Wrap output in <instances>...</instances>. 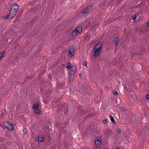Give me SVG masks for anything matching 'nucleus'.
<instances>
[{"instance_id":"obj_1","label":"nucleus","mask_w":149,"mask_h":149,"mask_svg":"<svg viewBox=\"0 0 149 149\" xmlns=\"http://www.w3.org/2000/svg\"><path fill=\"white\" fill-rule=\"evenodd\" d=\"M19 9V7L17 4H13L11 7L9 14L6 16L3 17L4 19L8 18L9 17L10 18L14 17L16 15Z\"/></svg>"},{"instance_id":"obj_2","label":"nucleus","mask_w":149,"mask_h":149,"mask_svg":"<svg viewBox=\"0 0 149 149\" xmlns=\"http://www.w3.org/2000/svg\"><path fill=\"white\" fill-rule=\"evenodd\" d=\"M102 47V45L101 42H99L96 45L94 49V56L96 58L98 56Z\"/></svg>"},{"instance_id":"obj_3","label":"nucleus","mask_w":149,"mask_h":149,"mask_svg":"<svg viewBox=\"0 0 149 149\" xmlns=\"http://www.w3.org/2000/svg\"><path fill=\"white\" fill-rule=\"evenodd\" d=\"M40 104L38 102H36L33 105V108L36 113L39 114L41 113V111L38 109Z\"/></svg>"},{"instance_id":"obj_4","label":"nucleus","mask_w":149,"mask_h":149,"mask_svg":"<svg viewBox=\"0 0 149 149\" xmlns=\"http://www.w3.org/2000/svg\"><path fill=\"white\" fill-rule=\"evenodd\" d=\"M81 27H78L75 30H74L72 32L71 35L73 36H75L79 33H81Z\"/></svg>"},{"instance_id":"obj_5","label":"nucleus","mask_w":149,"mask_h":149,"mask_svg":"<svg viewBox=\"0 0 149 149\" xmlns=\"http://www.w3.org/2000/svg\"><path fill=\"white\" fill-rule=\"evenodd\" d=\"M6 127L10 130H13L14 129L13 126V124L10 122L6 121L5 123Z\"/></svg>"},{"instance_id":"obj_6","label":"nucleus","mask_w":149,"mask_h":149,"mask_svg":"<svg viewBox=\"0 0 149 149\" xmlns=\"http://www.w3.org/2000/svg\"><path fill=\"white\" fill-rule=\"evenodd\" d=\"M74 49L72 46H70L69 48V51L68 54V56L71 58L73 56L74 54Z\"/></svg>"},{"instance_id":"obj_7","label":"nucleus","mask_w":149,"mask_h":149,"mask_svg":"<svg viewBox=\"0 0 149 149\" xmlns=\"http://www.w3.org/2000/svg\"><path fill=\"white\" fill-rule=\"evenodd\" d=\"M76 68L75 67H73V70L70 71L69 75V79H68L69 81L70 82L72 81V79L74 78V75L75 72V70Z\"/></svg>"},{"instance_id":"obj_8","label":"nucleus","mask_w":149,"mask_h":149,"mask_svg":"<svg viewBox=\"0 0 149 149\" xmlns=\"http://www.w3.org/2000/svg\"><path fill=\"white\" fill-rule=\"evenodd\" d=\"M95 146L96 147H99L101 144V140L100 138H97L95 140Z\"/></svg>"},{"instance_id":"obj_9","label":"nucleus","mask_w":149,"mask_h":149,"mask_svg":"<svg viewBox=\"0 0 149 149\" xmlns=\"http://www.w3.org/2000/svg\"><path fill=\"white\" fill-rule=\"evenodd\" d=\"M92 9L91 6H88L87 8L84 9L82 11V13L83 14H86L88 13Z\"/></svg>"},{"instance_id":"obj_10","label":"nucleus","mask_w":149,"mask_h":149,"mask_svg":"<svg viewBox=\"0 0 149 149\" xmlns=\"http://www.w3.org/2000/svg\"><path fill=\"white\" fill-rule=\"evenodd\" d=\"M66 68L68 69H70L72 68L71 64L70 63H68L67 65Z\"/></svg>"},{"instance_id":"obj_11","label":"nucleus","mask_w":149,"mask_h":149,"mask_svg":"<svg viewBox=\"0 0 149 149\" xmlns=\"http://www.w3.org/2000/svg\"><path fill=\"white\" fill-rule=\"evenodd\" d=\"M114 40V42L116 43V45H118V43L119 42V40L117 38H115Z\"/></svg>"},{"instance_id":"obj_12","label":"nucleus","mask_w":149,"mask_h":149,"mask_svg":"<svg viewBox=\"0 0 149 149\" xmlns=\"http://www.w3.org/2000/svg\"><path fill=\"white\" fill-rule=\"evenodd\" d=\"M38 140L39 141L42 142L44 140V138L43 137L39 136L38 137Z\"/></svg>"},{"instance_id":"obj_13","label":"nucleus","mask_w":149,"mask_h":149,"mask_svg":"<svg viewBox=\"0 0 149 149\" xmlns=\"http://www.w3.org/2000/svg\"><path fill=\"white\" fill-rule=\"evenodd\" d=\"M109 117L110 118V120H111V121L113 123H115V120L114 119V118L112 116V115H109Z\"/></svg>"},{"instance_id":"obj_14","label":"nucleus","mask_w":149,"mask_h":149,"mask_svg":"<svg viewBox=\"0 0 149 149\" xmlns=\"http://www.w3.org/2000/svg\"><path fill=\"white\" fill-rule=\"evenodd\" d=\"M4 52H1L0 53V60L2 58L4 55Z\"/></svg>"},{"instance_id":"obj_15","label":"nucleus","mask_w":149,"mask_h":149,"mask_svg":"<svg viewBox=\"0 0 149 149\" xmlns=\"http://www.w3.org/2000/svg\"><path fill=\"white\" fill-rule=\"evenodd\" d=\"M27 132V130L26 128L24 129L23 130V133L24 134H26Z\"/></svg>"},{"instance_id":"obj_16","label":"nucleus","mask_w":149,"mask_h":149,"mask_svg":"<svg viewBox=\"0 0 149 149\" xmlns=\"http://www.w3.org/2000/svg\"><path fill=\"white\" fill-rule=\"evenodd\" d=\"M6 113L5 111H4L3 112L1 113V116H4L6 114Z\"/></svg>"},{"instance_id":"obj_17","label":"nucleus","mask_w":149,"mask_h":149,"mask_svg":"<svg viewBox=\"0 0 149 149\" xmlns=\"http://www.w3.org/2000/svg\"><path fill=\"white\" fill-rule=\"evenodd\" d=\"M113 93L114 95H117L118 94V93L116 91H113Z\"/></svg>"},{"instance_id":"obj_18","label":"nucleus","mask_w":149,"mask_h":149,"mask_svg":"<svg viewBox=\"0 0 149 149\" xmlns=\"http://www.w3.org/2000/svg\"><path fill=\"white\" fill-rule=\"evenodd\" d=\"M146 26L147 27L149 26V20L148 21V22L146 23Z\"/></svg>"},{"instance_id":"obj_19","label":"nucleus","mask_w":149,"mask_h":149,"mask_svg":"<svg viewBox=\"0 0 149 149\" xmlns=\"http://www.w3.org/2000/svg\"><path fill=\"white\" fill-rule=\"evenodd\" d=\"M146 98L147 100H149V95L148 94H147L146 96Z\"/></svg>"},{"instance_id":"obj_20","label":"nucleus","mask_w":149,"mask_h":149,"mask_svg":"<svg viewBox=\"0 0 149 149\" xmlns=\"http://www.w3.org/2000/svg\"><path fill=\"white\" fill-rule=\"evenodd\" d=\"M83 65L85 66H87V64L86 63V62H84L83 63Z\"/></svg>"},{"instance_id":"obj_21","label":"nucleus","mask_w":149,"mask_h":149,"mask_svg":"<svg viewBox=\"0 0 149 149\" xmlns=\"http://www.w3.org/2000/svg\"><path fill=\"white\" fill-rule=\"evenodd\" d=\"M107 119H104L102 121V122L103 123H106Z\"/></svg>"},{"instance_id":"obj_22","label":"nucleus","mask_w":149,"mask_h":149,"mask_svg":"<svg viewBox=\"0 0 149 149\" xmlns=\"http://www.w3.org/2000/svg\"><path fill=\"white\" fill-rule=\"evenodd\" d=\"M117 132L119 133H120L121 132L120 130L119 129H118L117 130Z\"/></svg>"},{"instance_id":"obj_23","label":"nucleus","mask_w":149,"mask_h":149,"mask_svg":"<svg viewBox=\"0 0 149 149\" xmlns=\"http://www.w3.org/2000/svg\"><path fill=\"white\" fill-rule=\"evenodd\" d=\"M136 17L134 16L133 17V18H132V19H133V20H135V19H136Z\"/></svg>"},{"instance_id":"obj_24","label":"nucleus","mask_w":149,"mask_h":149,"mask_svg":"<svg viewBox=\"0 0 149 149\" xmlns=\"http://www.w3.org/2000/svg\"><path fill=\"white\" fill-rule=\"evenodd\" d=\"M62 66H64V64H63H63H62Z\"/></svg>"},{"instance_id":"obj_25","label":"nucleus","mask_w":149,"mask_h":149,"mask_svg":"<svg viewBox=\"0 0 149 149\" xmlns=\"http://www.w3.org/2000/svg\"><path fill=\"white\" fill-rule=\"evenodd\" d=\"M115 149H120L119 148H115Z\"/></svg>"},{"instance_id":"obj_26","label":"nucleus","mask_w":149,"mask_h":149,"mask_svg":"<svg viewBox=\"0 0 149 149\" xmlns=\"http://www.w3.org/2000/svg\"><path fill=\"white\" fill-rule=\"evenodd\" d=\"M13 0H10L11 1H13Z\"/></svg>"}]
</instances>
